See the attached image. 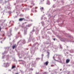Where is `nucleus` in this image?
Returning a JSON list of instances; mask_svg holds the SVG:
<instances>
[{"mask_svg": "<svg viewBox=\"0 0 74 74\" xmlns=\"http://www.w3.org/2000/svg\"><path fill=\"white\" fill-rule=\"evenodd\" d=\"M70 61V60L69 59H67L66 60V64L69 63Z\"/></svg>", "mask_w": 74, "mask_h": 74, "instance_id": "nucleus-1", "label": "nucleus"}, {"mask_svg": "<svg viewBox=\"0 0 74 74\" xmlns=\"http://www.w3.org/2000/svg\"><path fill=\"white\" fill-rule=\"evenodd\" d=\"M57 56H58V59L60 60L62 59V56L60 55H57Z\"/></svg>", "mask_w": 74, "mask_h": 74, "instance_id": "nucleus-2", "label": "nucleus"}, {"mask_svg": "<svg viewBox=\"0 0 74 74\" xmlns=\"http://www.w3.org/2000/svg\"><path fill=\"white\" fill-rule=\"evenodd\" d=\"M49 63V62L48 61H47L45 63H44V65H45L46 66H47Z\"/></svg>", "mask_w": 74, "mask_h": 74, "instance_id": "nucleus-3", "label": "nucleus"}, {"mask_svg": "<svg viewBox=\"0 0 74 74\" xmlns=\"http://www.w3.org/2000/svg\"><path fill=\"white\" fill-rule=\"evenodd\" d=\"M23 20H25V18H20L19 19V21H23Z\"/></svg>", "mask_w": 74, "mask_h": 74, "instance_id": "nucleus-4", "label": "nucleus"}, {"mask_svg": "<svg viewBox=\"0 0 74 74\" xmlns=\"http://www.w3.org/2000/svg\"><path fill=\"white\" fill-rule=\"evenodd\" d=\"M15 47H16V45H14L12 47L13 49H15Z\"/></svg>", "mask_w": 74, "mask_h": 74, "instance_id": "nucleus-5", "label": "nucleus"}, {"mask_svg": "<svg viewBox=\"0 0 74 74\" xmlns=\"http://www.w3.org/2000/svg\"><path fill=\"white\" fill-rule=\"evenodd\" d=\"M40 10H41V11H43L44 10V8H43V7L41 8Z\"/></svg>", "mask_w": 74, "mask_h": 74, "instance_id": "nucleus-6", "label": "nucleus"}, {"mask_svg": "<svg viewBox=\"0 0 74 74\" xmlns=\"http://www.w3.org/2000/svg\"><path fill=\"white\" fill-rule=\"evenodd\" d=\"M44 1V0H41V1L40 2V3H41V4Z\"/></svg>", "mask_w": 74, "mask_h": 74, "instance_id": "nucleus-7", "label": "nucleus"}, {"mask_svg": "<svg viewBox=\"0 0 74 74\" xmlns=\"http://www.w3.org/2000/svg\"><path fill=\"white\" fill-rule=\"evenodd\" d=\"M15 66H13L12 69H14V68H15Z\"/></svg>", "mask_w": 74, "mask_h": 74, "instance_id": "nucleus-8", "label": "nucleus"}, {"mask_svg": "<svg viewBox=\"0 0 74 74\" xmlns=\"http://www.w3.org/2000/svg\"><path fill=\"white\" fill-rule=\"evenodd\" d=\"M5 65H6V66H7L8 65V63H6L5 64Z\"/></svg>", "mask_w": 74, "mask_h": 74, "instance_id": "nucleus-9", "label": "nucleus"}, {"mask_svg": "<svg viewBox=\"0 0 74 74\" xmlns=\"http://www.w3.org/2000/svg\"><path fill=\"white\" fill-rule=\"evenodd\" d=\"M32 5H34V3H32Z\"/></svg>", "mask_w": 74, "mask_h": 74, "instance_id": "nucleus-10", "label": "nucleus"}, {"mask_svg": "<svg viewBox=\"0 0 74 74\" xmlns=\"http://www.w3.org/2000/svg\"><path fill=\"white\" fill-rule=\"evenodd\" d=\"M54 66V65H51V67H53Z\"/></svg>", "mask_w": 74, "mask_h": 74, "instance_id": "nucleus-11", "label": "nucleus"}, {"mask_svg": "<svg viewBox=\"0 0 74 74\" xmlns=\"http://www.w3.org/2000/svg\"><path fill=\"white\" fill-rule=\"evenodd\" d=\"M47 4H50V3H49H49H47Z\"/></svg>", "mask_w": 74, "mask_h": 74, "instance_id": "nucleus-12", "label": "nucleus"}, {"mask_svg": "<svg viewBox=\"0 0 74 74\" xmlns=\"http://www.w3.org/2000/svg\"><path fill=\"white\" fill-rule=\"evenodd\" d=\"M53 40H54V41H55V40H56L55 38H53Z\"/></svg>", "mask_w": 74, "mask_h": 74, "instance_id": "nucleus-13", "label": "nucleus"}, {"mask_svg": "<svg viewBox=\"0 0 74 74\" xmlns=\"http://www.w3.org/2000/svg\"><path fill=\"white\" fill-rule=\"evenodd\" d=\"M32 7H33V5H32V6H30V7L31 8H32Z\"/></svg>", "mask_w": 74, "mask_h": 74, "instance_id": "nucleus-14", "label": "nucleus"}, {"mask_svg": "<svg viewBox=\"0 0 74 74\" xmlns=\"http://www.w3.org/2000/svg\"><path fill=\"white\" fill-rule=\"evenodd\" d=\"M1 30V27H0V31Z\"/></svg>", "mask_w": 74, "mask_h": 74, "instance_id": "nucleus-15", "label": "nucleus"}, {"mask_svg": "<svg viewBox=\"0 0 74 74\" xmlns=\"http://www.w3.org/2000/svg\"><path fill=\"white\" fill-rule=\"evenodd\" d=\"M48 54H49V52H48Z\"/></svg>", "mask_w": 74, "mask_h": 74, "instance_id": "nucleus-16", "label": "nucleus"}, {"mask_svg": "<svg viewBox=\"0 0 74 74\" xmlns=\"http://www.w3.org/2000/svg\"><path fill=\"white\" fill-rule=\"evenodd\" d=\"M53 58L54 59V60H55V59H54V57H53Z\"/></svg>", "mask_w": 74, "mask_h": 74, "instance_id": "nucleus-17", "label": "nucleus"}, {"mask_svg": "<svg viewBox=\"0 0 74 74\" xmlns=\"http://www.w3.org/2000/svg\"><path fill=\"white\" fill-rule=\"evenodd\" d=\"M18 34H19V33H20L18 32Z\"/></svg>", "mask_w": 74, "mask_h": 74, "instance_id": "nucleus-18", "label": "nucleus"}, {"mask_svg": "<svg viewBox=\"0 0 74 74\" xmlns=\"http://www.w3.org/2000/svg\"><path fill=\"white\" fill-rule=\"evenodd\" d=\"M42 56H43V54H42Z\"/></svg>", "mask_w": 74, "mask_h": 74, "instance_id": "nucleus-19", "label": "nucleus"}]
</instances>
